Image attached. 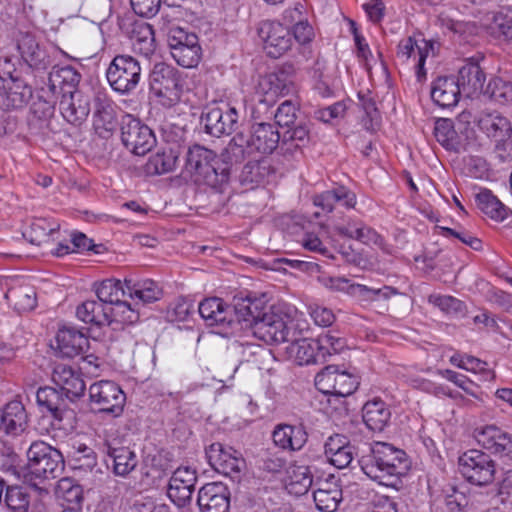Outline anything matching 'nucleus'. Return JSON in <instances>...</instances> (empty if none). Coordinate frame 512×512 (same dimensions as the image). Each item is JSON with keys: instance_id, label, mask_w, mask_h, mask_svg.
<instances>
[{"instance_id": "44", "label": "nucleus", "mask_w": 512, "mask_h": 512, "mask_svg": "<svg viewBox=\"0 0 512 512\" xmlns=\"http://www.w3.org/2000/svg\"><path fill=\"white\" fill-rule=\"evenodd\" d=\"M317 509L321 512H335L342 501V490L333 481L321 482L313 492Z\"/></svg>"}, {"instance_id": "7", "label": "nucleus", "mask_w": 512, "mask_h": 512, "mask_svg": "<svg viewBox=\"0 0 512 512\" xmlns=\"http://www.w3.org/2000/svg\"><path fill=\"white\" fill-rule=\"evenodd\" d=\"M458 465L461 475L473 485L486 486L495 479L496 462L482 450H467L459 457Z\"/></svg>"}, {"instance_id": "31", "label": "nucleus", "mask_w": 512, "mask_h": 512, "mask_svg": "<svg viewBox=\"0 0 512 512\" xmlns=\"http://www.w3.org/2000/svg\"><path fill=\"white\" fill-rule=\"evenodd\" d=\"M27 424L24 405L19 401H11L0 409V431L16 436L22 433Z\"/></svg>"}, {"instance_id": "51", "label": "nucleus", "mask_w": 512, "mask_h": 512, "mask_svg": "<svg viewBox=\"0 0 512 512\" xmlns=\"http://www.w3.org/2000/svg\"><path fill=\"white\" fill-rule=\"evenodd\" d=\"M5 298L20 313L31 311L36 307V292L28 285L9 288Z\"/></svg>"}, {"instance_id": "34", "label": "nucleus", "mask_w": 512, "mask_h": 512, "mask_svg": "<svg viewBox=\"0 0 512 512\" xmlns=\"http://www.w3.org/2000/svg\"><path fill=\"white\" fill-rule=\"evenodd\" d=\"M106 460L107 467L121 477L129 475L138 465V459L133 450L129 447H112L107 445Z\"/></svg>"}, {"instance_id": "2", "label": "nucleus", "mask_w": 512, "mask_h": 512, "mask_svg": "<svg viewBox=\"0 0 512 512\" xmlns=\"http://www.w3.org/2000/svg\"><path fill=\"white\" fill-rule=\"evenodd\" d=\"M296 74L295 65L285 62L273 72L259 77L255 87L257 103L252 109V117L254 119H260L267 114L279 97H284L297 91Z\"/></svg>"}, {"instance_id": "61", "label": "nucleus", "mask_w": 512, "mask_h": 512, "mask_svg": "<svg viewBox=\"0 0 512 512\" xmlns=\"http://www.w3.org/2000/svg\"><path fill=\"white\" fill-rule=\"evenodd\" d=\"M173 59L178 65L184 68H193L198 65L201 59V47L199 43L190 46L177 47L171 52Z\"/></svg>"}, {"instance_id": "35", "label": "nucleus", "mask_w": 512, "mask_h": 512, "mask_svg": "<svg viewBox=\"0 0 512 512\" xmlns=\"http://www.w3.org/2000/svg\"><path fill=\"white\" fill-rule=\"evenodd\" d=\"M56 99H44L39 96L30 108V117L28 118L29 130L32 134H41L49 126V121L54 115Z\"/></svg>"}, {"instance_id": "22", "label": "nucleus", "mask_w": 512, "mask_h": 512, "mask_svg": "<svg viewBox=\"0 0 512 512\" xmlns=\"http://www.w3.org/2000/svg\"><path fill=\"white\" fill-rule=\"evenodd\" d=\"M3 78L0 84V107L18 109L25 106L32 97V88L18 77Z\"/></svg>"}, {"instance_id": "24", "label": "nucleus", "mask_w": 512, "mask_h": 512, "mask_svg": "<svg viewBox=\"0 0 512 512\" xmlns=\"http://www.w3.org/2000/svg\"><path fill=\"white\" fill-rule=\"evenodd\" d=\"M479 130L491 140L512 136V123L496 110H482L474 118Z\"/></svg>"}, {"instance_id": "13", "label": "nucleus", "mask_w": 512, "mask_h": 512, "mask_svg": "<svg viewBox=\"0 0 512 512\" xmlns=\"http://www.w3.org/2000/svg\"><path fill=\"white\" fill-rule=\"evenodd\" d=\"M210 466L225 476H238L245 465L242 454L231 446L215 442L205 449Z\"/></svg>"}, {"instance_id": "39", "label": "nucleus", "mask_w": 512, "mask_h": 512, "mask_svg": "<svg viewBox=\"0 0 512 512\" xmlns=\"http://www.w3.org/2000/svg\"><path fill=\"white\" fill-rule=\"evenodd\" d=\"M285 487L290 494L302 496L313 484V476L308 466L291 464L286 469Z\"/></svg>"}, {"instance_id": "16", "label": "nucleus", "mask_w": 512, "mask_h": 512, "mask_svg": "<svg viewBox=\"0 0 512 512\" xmlns=\"http://www.w3.org/2000/svg\"><path fill=\"white\" fill-rule=\"evenodd\" d=\"M196 482L197 473L194 469L188 466L177 468L169 480V499L179 508L187 506L192 500Z\"/></svg>"}, {"instance_id": "57", "label": "nucleus", "mask_w": 512, "mask_h": 512, "mask_svg": "<svg viewBox=\"0 0 512 512\" xmlns=\"http://www.w3.org/2000/svg\"><path fill=\"white\" fill-rule=\"evenodd\" d=\"M55 494L58 499L72 506H79L83 499L82 487L69 477H63L57 482Z\"/></svg>"}, {"instance_id": "28", "label": "nucleus", "mask_w": 512, "mask_h": 512, "mask_svg": "<svg viewBox=\"0 0 512 512\" xmlns=\"http://www.w3.org/2000/svg\"><path fill=\"white\" fill-rule=\"evenodd\" d=\"M52 381L60 388L66 398L76 399L84 395L86 386L81 375L71 366L57 364L53 368Z\"/></svg>"}, {"instance_id": "9", "label": "nucleus", "mask_w": 512, "mask_h": 512, "mask_svg": "<svg viewBox=\"0 0 512 512\" xmlns=\"http://www.w3.org/2000/svg\"><path fill=\"white\" fill-rule=\"evenodd\" d=\"M360 384L359 377L336 365L324 367L315 376L316 388L326 395L346 397L353 394Z\"/></svg>"}, {"instance_id": "27", "label": "nucleus", "mask_w": 512, "mask_h": 512, "mask_svg": "<svg viewBox=\"0 0 512 512\" xmlns=\"http://www.w3.org/2000/svg\"><path fill=\"white\" fill-rule=\"evenodd\" d=\"M324 454L327 460L339 469L346 468L356 455V447L343 434L328 437L324 444Z\"/></svg>"}, {"instance_id": "45", "label": "nucleus", "mask_w": 512, "mask_h": 512, "mask_svg": "<svg viewBox=\"0 0 512 512\" xmlns=\"http://www.w3.org/2000/svg\"><path fill=\"white\" fill-rule=\"evenodd\" d=\"M133 50L145 57L151 56L155 51L154 30L151 25L143 21H135L130 31Z\"/></svg>"}, {"instance_id": "29", "label": "nucleus", "mask_w": 512, "mask_h": 512, "mask_svg": "<svg viewBox=\"0 0 512 512\" xmlns=\"http://www.w3.org/2000/svg\"><path fill=\"white\" fill-rule=\"evenodd\" d=\"M56 342L61 355L67 358L83 355L89 348L88 337L71 326H63L58 330Z\"/></svg>"}, {"instance_id": "50", "label": "nucleus", "mask_w": 512, "mask_h": 512, "mask_svg": "<svg viewBox=\"0 0 512 512\" xmlns=\"http://www.w3.org/2000/svg\"><path fill=\"white\" fill-rule=\"evenodd\" d=\"M98 300L113 307L128 295L127 287L118 279H105L95 287Z\"/></svg>"}, {"instance_id": "42", "label": "nucleus", "mask_w": 512, "mask_h": 512, "mask_svg": "<svg viewBox=\"0 0 512 512\" xmlns=\"http://www.w3.org/2000/svg\"><path fill=\"white\" fill-rule=\"evenodd\" d=\"M249 140L244 132L237 133L228 143L221 153V166L231 167L232 165L242 163L246 158L254 154L250 149Z\"/></svg>"}, {"instance_id": "8", "label": "nucleus", "mask_w": 512, "mask_h": 512, "mask_svg": "<svg viewBox=\"0 0 512 512\" xmlns=\"http://www.w3.org/2000/svg\"><path fill=\"white\" fill-rule=\"evenodd\" d=\"M88 392L90 405L96 411L112 417L123 413L126 395L117 383L100 380L90 385Z\"/></svg>"}, {"instance_id": "52", "label": "nucleus", "mask_w": 512, "mask_h": 512, "mask_svg": "<svg viewBox=\"0 0 512 512\" xmlns=\"http://www.w3.org/2000/svg\"><path fill=\"white\" fill-rule=\"evenodd\" d=\"M456 80L459 81L463 91L475 93L483 88L485 74L479 64L469 62L459 69V76Z\"/></svg>"}, {"instance_id": "58", "label": "nucleus", "mask_w": 512, "mask_h": 512, "mask_svg": "<svg viewBox=\"0 0 512 512\" xmlns=\"http://www.w3.org/2000/svg\"><path fill=\"white\" fill-rule=\"evenodd\" d=\"M3 501L11 512H27L30 496L21 486H7Z\"/></svg>"}, {"instance_id": "18", "label": "nucleus", "mask_w": 512, "mask_h": 512, "mask_svg": "<svg viewBox=\"0 0 512 512\" xmlns=\"http://www.w3.org/2000/svg\"><path fill=\"white\" fill-rule=\"evenodd\" d=\"M17 49L22 59L34 70L45 71L53 63V58L46 47L40 45L31 33L20 34L17 40Z\"/></svg>"}, {"instance_id": "40", "label": "nucleus", "mask_w": 512, "mask_h": 512, "mask_svg": "<svg viewBox=\"0 0 512 512\" xmlns=\"http://www.w3.org/2000/svg\"><path fill=\"white\" fill-rule=\"evenodd\" d=\"M118 121L116 111L112 104L105 101H97L93 116V126L101 138H108L116 130Z\"/></svg>"}, {"instance_id": "62", "label": "nucleus", "mask_w": 512, "mask_h": 512, "mask_svg": "<svg viewBox=\"0 0 512 512\" xmlns=\"http://www.w3.org/2000/svg\"><path fill=\"white\" fill-rule=\"evenodd\" d=\"M59 230V225L50 223L45 218H38L34 220L30 226L31 243L40 245L50 235Z\"/></svg>"}, {"instance_id": "49", "label": "nucleus", "mask_w": 512, "mask_h": 512, "mask_svg": "<svg viewBox=\"0 0 512 512\" xmlns=\"http://www.w3.org/2000/svg\"><path fill=\"white\" fill-rule=\"evenodd\" d=\"M478 208L491 219L496 221L505 220L510 209L505 206L490 190L483 189L476 195Z\"/></svg>"}, {"instance_id": "43", "label": "nucleus", "mask_w": 512, "mask_h": 512, "mask_svg": "<svg viewBox=\"0 0 512 512\" xmlns=\"http://www.w3.org/2000/svg\"><path fill=\"white\" fill-rule=\"evenodd\" d=\"M232 313L234 312L238 322H245L246 327L252 329L254 321L261 318L264 311V306L261 300L246 297H234Z\"/></svg>"}, {"instance_id": "59", "label": "nucleus", "mask_w": 512, "mask_h": 512, "mask_svg": "<svg viewBox=\"0 0 512 512\" xmlns=\"http://www.w3.org/2000/svg\"><path fill=\"white\" fill-rule=\"evenodd\" d=\"M176 162L177 156L172 150L158 152L149 158L146 169L152 174H165L174 170Z\"/></svg>"}, {"instance_id": "12", "label": "nucleus", "mask_w": 512, "mask_h": 512, "mask_svg": "<svg viewBox=\"0 0 512 512\" xmlns=\"http://www.w3.org/2000/svg\"><path fill=\"white\" fill-rule=\"evenodd\" d=\"M258 35L264 42L267 55L271 58L281 57L293 44L290 29L277 21H262L258 27Z\"/></svg>"}, {"instance_id": "38", "label": "nucleus", "mask_w": 512, "mask_h": 512, "mask_svg": "<svg viewBox=\"0 0 512 512\" xmlns=\"http://www.w3.org/2000/svg\"><path fill=\"white\" fill-rule=\"evenodd\" d=\"M362 412L364 423L374 432L383 431L391 418L390 409L387 404L379 398L366 402Z\"/></svg>"}, {"instance_id": "64", "label": "nucleus", "mask_w": 512, "mask_h": 512, "mask_svg": "<svg viewBox=\"0 0 512 512\" xmlns=\"http://www.w3.org/2000/svg\"><path fill=\"white\" fill-rule=\"evenodd\" d=\"M457 367L479 374L483 381H492L495 378L494 371L488 367V364L473 356H465Z\"/></svg>"}, {"instance_id": "54", "label": "nucleus", "mask_w": 512, "mask_h": 512, "mask_svg": "<svg viewBox=\"0 0 512 512\" xmlns=\"http://www.w3.org/2000/svg\"><path fill=\"white\" fill-rule=\"evenodd\" d=\"M491 34L512 45V11L501 9L494 13L490 23Z\"/></svg>"}, {"instance_id": "19", "label": "nucleus", "mask_w": 512, "mask_h": 512, "mask_svg": "<svg viewBox=\"0 0 512 512\" xmlns=\"http://www.w3.org/2000/svg\"><path fill=\"white\" fill-rule=\"evenodd\" d=\"M254 153L271 154L280 148L282 137L276 126L268 122H255L248 133H245Z\"/></svg>"}, {"instance_id": "5", "label": "nucleus", "mask_w": 512, "mask_h": 512, "mask_svg": "<svg viewBox=\"0 0 512 512\" xmlns=\"http://www.w3.org/2000/svg\"><path fill=\"white\" fill-rule=\"evenodd\" d=\"M150 88L158 102L170 108L181 99L183 90L181 73L164 62L156 63L150 73Z\"/></svg>"}, {"instance_id": "30", "label": "nucleus", "mask_w": 512, "mask_h": 512, "mask_svg": "<svg viewBox=\"0 0 512 512\" xmlns=\"http://www.w3.org/2000/svg\"><path fill=\"white\" fill-rule=\"evenodd\" d=\"M461 96L459 81L454 76H439L431 85V98L442 108H451L458 104Z\"/></svg>"}, {"instance_id": "25", "label": "nucleus", "mask_w": 512, "mask_h": 512, "mask_svg": "<svg viewBox=\"0 0 512 512\" xmlns=\"http://www.w3.org/2000/svg\"><path fill=\"white\" fill-rule=\"evenodd\" d=\"M59 110L68 123L81 126L90 113V96L83 92L64 94L59 101Z\"/></svg>"}, {"instance_id": "56", "label": "nucleus", "mask_w": 512, "mask_h": 512, "mask_svg": "<svg viewBox=\"0 0 512 512\" xmlns=\"http://www.w3.org/2000/svg\"><path fill=\"white\" fill-rule=\"evenodd\" d=\"M351 290L352 294L362 302H373L381 299L388 300L392 296L399 294V291L391 286L371 288L362 284H354L351 286Z\"/></svg>"}, {"instance_id": "46", "label": "nucleus", "mask_w": 512, "mask_h": 512, "mask_svg": "<svg viewBox=\"0 0 512 512\" xmlns=\"http://www.w3.org/2000/svg\"><path fill=\"white\" fill-rule=\"evenodd\" d=\"M280 150L283 155H293L309 142V129L304 121L287 127L281 136Z\"/></svg>"}, {"instance_id": "21", "label": "nucleus", "mask_w": 512, "mask_h": 512, "mask_svg": "<svg viewBox=\"0 0 512 512\" xmlns=\"http://www.w3.org/2000/svg\"><path fill=\"white\" fill-rule=\"evenodd\" d=\"M431 52H434V43L432 41L425 39L416 41L412 37L400 41L397 47V57L402 59V61H408L411 58L414 59L418 81H422L426 78L424 65L426 58Z\"/></svg>"}, {"instance_id": "33", "label": "nucleus", "mask_w": 512, "mask_h": 512, "mask_svg": "<svg viewBox=\"0 0 512 512\" xmlns=\"http://www.w3.org/2000/svg\"><path fill=\"white\" fill-rule=\"evenodd\" d=\"M434 135L446 150L460 152L466 149L467 137L458 132L452 120L440 118L436 121Z\"/></svg>"}, {"instance_id": "36", "label": "nucleus", "mask_w": 512, "mask_h": 512, "mask_svg": "<svg viewBox=\"0 0 512 512\" xmlns=\"http://www.w3.org/2000/svg\"><path fill=\"white\" fill-rule=\"evenodd\" d=\"M313 203L324 212L330 213L333 211L336 204H340L346 208H353L356 204V195L346 187L339 186L315 195L313 197Z\"/></svg>"}, {"instance_id": "47", "label": "nucleus", "mask_w": 512, "mask_h": 512, "mask_svg": "<svg viewBox=\"0 0 512 512\" xmlns=\"http://www.w3.org/2000/svg\"><path fill=\"white\" fill-rule=\"evenodd\" d=\"M125 285L129 298L136 300L143 304L155 302L160 299L162 290L156 282L150 279L133 281L132 279H125Z\"/></svg>"}, {"instance_id": "37", "label": "nucleus", "mask_w": 512, "mask_h": 512, "mask_svg": "<svg viewBox=\"0 0 512 512\" xmlns=\"http://www.w3.org/2000/svg\"><path fill=\"white\" fill-rule=\"evenodd\" d=\"M113 310L100 301L87 300L76 309V316L86 324L104 326L112 323Z\"/></svg>"}, {"instance_id": "17", "label": "nucleus", "mask_w": 512, "mask_h": 512, "mask_svg": "<svg viewBox=\"0 0 512 512\" xmlns=\"http://www.w3.org/2000/svg\"><path fill=\"white\" fill-rule=\"evenodd\" d=\"M474 438L484 449L499 456H512V434L495 425L474 430Z\"/></svg>"}, {"instance_id": "55", "label": "nucleus", "mask_w": 512, "mask_h": 512, "mask_svg": "<svg viewBox=\"0 0 512 512\" xmlns=\"http://www.w3.org/2000/svg\"><path fill=\"white\" fill-rule=\"evenodd\" d=\"M300 104L294 100L283 101L275 111L269 109L268 113L263 118L270 119L272 116L275 122L280 127H291L297 122V113L299 111ZM262 119V117L260 118Z\"/></svg>"}, {"instance_id": "23", "label": "nucleus", "mask_w": 512, "mask_h": 512, "mask_svg": "<svg viewBox=\"0 0 512 512\" xmlns=\"http://www.w3.org/2000/svg\"><path fill=\"white\" fill-rule=\"evenodd\" d=\"M81 74L72 66H53L48 77V89L53 98L64 96V94L80 93L78 85L81 81Z\"/></svg>"}, {"instance_id": "60", "label": "nucleus", "mask_w": 512, "mask_h": 512, "mask_svg": "<svg viewBox=\"0 0 512 512\" xmlns=\"http://www.w3.org/2000/svg\"><path fill=\"white\" fill-rule=\"evenodd\" d=\"M486 93L493 101L501 105L512 103V82L501 77L492 78L488 83Z\"/></svg>"}, {"instance_id": "63", "label": "nucleus", "mask_w": 512, "mask_h": 512, "mask_svg": "<svg viewBox=\"0 0 512 512\" xmlns=\"http://www.w3.org/2000/svg\"><path fill=\"white\" fill-rule=\"evenodd\" d=\"M110 310H113L112 322H119L122 324H134L138 322L140 315L139 312L131 306L129 302L124 298L115 304L113 307L109 306Z\"/></svg>"}, {"instance_id": "6", "label": "nucleus", "mask_w": 512, "mask_h": 512, "mask_svg": "<svg viewBox=\"0 0 512 512\" xmlns=\"http://www.w3.org/2000/svg\"><path fill=\"white\" fill-rule=\"evenodd\" d=\"M106 78L115 92L129 95L142 79L140 62L128 54L116 55L106 70Z\"/></svg>"}, {"instance_id": "53", "label": "nucleus", "mask_w": 512, "mask_h": 512, "mask_svg": "<svg viewBox=\"0 0 512 512\" xmlns=\"http://www.w3.org/2000/svg\"><path fill=\"white\" fill-rule=\"evenodd\" d=\"M313 81V89L322 98H329L334 95V81L327 73V67L323 60L317 59L310 70Z\"/></svg>"}, {"instance_id": "41", "label": "nucleus", "mask_w": 512, "mask_h": 512, "mask_svg": "<svg viewBox=\"0 0 512 512\" xmlns=\"http://www.w3.org/2000/svg\"><path fill=\"white\" fill-rule=\"evenodd\" d=\"M275 174V169L270 161L263 159L260 161H250L246 163L240 173V182L253 188L265 182Z\"/></svg>"}, {"instance_id": "48", "label": "nucleus", "mask_w": 512, "mask_h": 512, "mask_svg": "<svg viewBox=\"0 0 512 512\" xmlns=\"http://www.w3.org/2000/svg\"><path fill=\"white\" fill-rule=\"evenodd\" d=\"M291 351L295 355V360L299 365H310L317 363L319 359H325V353L322 350L319 338L301 339L293 342Z\"/></svg>"}, {"instance_id": "32", "label": "nucleus", "mask_w": 512, "mask_h": 512, "mask_svg": "<svg viewBox=\"0 0 512 512\" xmlns=\"http://www.w3.org/2000/svg\"><path fill=\"white\" fill-rule=\"evenodd\" d=\"M198 311L207 325H228L233 322L232 309L222 299L213 297L207 298L199 303Z\"/></svg>"}, {"instance_id": "15", "label": "nucleus", "mask_w": 512, "mask_h": 512, "mask_svg": "<svg viewBox=\"0 0 512 512\" xmlns=\"http://www.w3.org/2000/svg\"><path fill=\"white\" fill-rule=\"evenodd\" d=\"M201 122L204 124L206 133L220 137L229 135L235 131L238 123V113L234 107L225 105V109L220 106H210L203 112Z\"/></svg>"}, {"instance_id": "20", "label": "nucleus", "mask_w": 512, "mask_h": 512, "mask_svg": "<svg viewBox=\"0 0 512 512\" xmlns=\"http://www.w3.org/2000/svg\"><path fill=\"white\" fill-rule=\"evenodd\" d=\"M197 505L200 512H228L230 491L221 482L207 483L198 491Z\"/></svg>"}, {"instance_id": "14", "label": "nucleus", "mask_w": 512, "mask_h": 512, "mask_svg": "<svg viewBox=\"0 0 512 512\" xmlns=\"http://www.w3.org/2000/svg\"><path fill=\"white\" fill-rule=\"evenodd\" d=\"M37 404L42 410H46L52 417V425L62 428L64 421L73 418L74 412L70 408L72 399L52 387H41L36 393Z\"/></svg>"}, {"instance_id": "11", "label": "nucleus", "mask_w": 512, "mask_h": 512, "mask_svg": "<svg viewBox=\"0 0 512 512\" xmlns=\"http://www.w3.org/2000/svg\"><path fill=\"white\" fill-rule=\"evenodd\" d=\"M288 316L275 309L264 312L261 318L254 321L252 334L259 340L273 345L289 341Z\"/></svg>"}, {"instance_id": "3", "label": "nucleus", "mask_w": 512, "mask_h": 512, "mask_svg": "<svg viewBox=\"0 0 512 512\" xmlns=\"http://www.w3.org/2000/svg\"><path fill=\"white\" fill-rule=\"evenodd\" d=\"M185 169L196 183L217 192H223L230 178V168L221 166L215 152L198 144L188 149Z\"/></svg>"}, {"instance_id": "26", "label": "nucleus", "mask_w": 512, "mask_h": 512, "mask_svg": "<svg viewBox=\"0 0 512 512\" xmlns=\"http://www.w3.org/2000/svg\"><path fill=\"white\" fill-rule=\"evenodd\" d=\"M272 440L278 448L289 451H300L308 440V433L303 425L277 424L272 432Z\"/></svg>"}, {"instance_id": "4", "label": "nucleus", "mask_w": 512, "mask_h": 512, "mask_svg": "<svg viewBox=\"0 0 512 512\" xmlns=\"http://www.w3.org/2000/svg\"><path fill=\"white\" fill-rule=\"evenodd\" d=\"M26 454L25 477L34 487L60 477L65 469L62 453L44 441H34Z\"/></svg>"}, {"instance_id": "1", "label": "nucleus", "mask_w": 512, "mask_h": 512, "mask_svg": "<svg viewBox=\"0 0 512 512\" xmlns=\"http://www.w3.org/2000/svg\"><path fill=\"white\" fill-rule=\"evenodd\" d=\"M361 470L373 481L396 487L411 468L406 452L385 442H376L370 453L359 460Z\"/></svg>"}, {"instance_id": "10", "label": "nucleus", "mask_w": 512, "mask_h": 512, "mask_svg": "<svg viewBox=\"0 0 512 512\" xmlns=\"http://www.w3.org/2000/svg\"><path fill=\"white\" fill-rule=\"evenodd\" d=\"M120 130L123 145L135 155H145L156 143L153 131L130 114L122 117Z\"/></svg>"}]
</instances>
